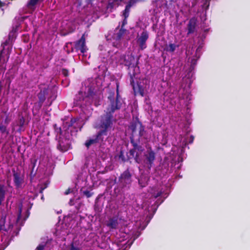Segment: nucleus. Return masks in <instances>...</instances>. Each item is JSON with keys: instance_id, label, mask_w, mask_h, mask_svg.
Listing matches in <instances>:
<instances>
[{"instance_id": "obj_22", "label": "nucleus", "mask_w": 250, "mask_h": 250, "mask_svg": "<svg viewBox=\"0 0 250 250\" xmlns=\"http://www.w3.org/2000/svg\"><path fill=\"white\" fill-rule=\"evenodd\" d=\"M150 192L152 195V196H153L154 198H157L158 197L161 196L162 194L161 190H160L157 188H152Z\"/></svg>"}, {"instance_id": "obj_26", "label": "nucleus", "mask_w": 250, "mask_h": 250, "mask_svg": "<svg viewBox=\"0 0 250 250\" xmlns=\"http://www.w3.org/2000/svg\"><path fill=\"white\" fill-rule=\"evenodd\" d=\"M126 56H128V59H129V61H125V65H127L129 67V65H131V66H138L137 64H132V62H131V61L132 60H134V57H132V55H127ZM125 61H126V59H125Z\"/></svg>"}, {"instance_id": "obj_41", "label": "nucleus", "mask_w": 250, "mask_h": 250, "mask_svg": "<svg viewBox=\"0 0 250 250\" xmlns=\"http://www.w3.org/2000/svg\"><path fill=\"white\" fill-rule=\"evenodd\" d=\"M190 50H187L186 54H187V56H188V55H189V54H190Z\"/></svg>"}, {"instance_id": "obj_44", "label": "nucleus", "mask_w": 250, "mask_h": 250, "mask_svg": "<svg viewBox=\"0 0 250 250\" xmlns=\"http://www.w3.org/2000/svg\"><path fill=\"white\" fill-rule=\"evenodd\" d=\"M184 145L185 146H186V142H183V145Z\"/></svg>"}, {"instance_id": "obj_12", "label": "nucleus", "mask_w": 250, "mask_h": 250, "mask_svg": "<svg viewBox=\"0 0 250 250\" xmlns=\"http://www.w3.org/2000/svg\"><path fill=\"white\" fill-rule=\"evenodd\" d=\"M75 48L77 50H80L81 52L84 55V53L87 50L85 45V39L83 35L81 39L75 42Z\"/></svg>"}, {"instance_id": "obj_45", "label": "nucleus", "mask_w": 250, "mask_h": 250, "mask_svg": "<svg viewBox=\"0 0 250 250\" xmlns=\"http://www.w3.org/2000/svg\"><path fill=\"white\" fill-rule=\"evenodd\" d=\"M188 81H189V84H188V85H189V84H190L191 80H190V79H189V80H188Z\"/></svg>"}, {"instance_id": "obj_39", "label": "nucleus", "mask_w": 250, "mask_h": 250, "mask_svg": "<svg viewBox=\"0 0 250 250\" xmlns=\"http://www.w3.org/2000/svg\"><path fill=\"white\" fill-rule=\"evenodd\" d=\"M77 181H77V183H76V185L78 186L79 184H80V176H78Z\"/></svg>"}, {"instance_id": "obj_9", "label": "nucleus", "mask_w": 250, "mask_h": 250, "mask_svg": "<svg viewBox=\"0 0 250 250\" xmlns=\"http://www.w3.org/2000/svg\"><path fill=\"white\" fill-rule=\"evenodd\" d=\"M202 46L200 45L196 49L195 52V55L193 56L190 59V67L189 73L188 74V78L189 79L190 76H192V71L194 69L195 65H196L197 61L199 59L202 50Z\"/></svg>"}, {"instance_id": "obj_42", "label": "nucleus", "mask_w": 250, "mask_h": 250, "mask_svg": "<svg viewBox=\"0 0 250 250\" xmlns=\"http://www.w3.org/2000/svg\"><path fill=\"white\" fill-rule=\"evenodd\" d=\"M70 189H68L67 191H66L65 192V194H68V193H70Z\"/></svg>"}, {"instance_id": "obj_33", "label": "nucleus", "mask_w": 250, "mask_h": 250, "mask_svg": "<svg viewBox=\"0 0 250 250\" xmlns=\"http://www.w3.org/2000/svg\"><path fill=\"white\" fill-rule=\"evenodd\" d=\"M25 120L23 117H21L20 118L19 123H20V126L21 127H22L24 124Z\"/></svg>"}, {"instance_id": "obj_4", "label": "nucleus", "mask_w": 250, "mask_h": 250, "mask_svg": "<svg viewBox=\"0 0 250 250\" xmlns=\"http://www.w3.org/2000/svg\"><path fill=\"white\" fill-rule=\"evenodd\" d=\"M155 152L151 147H148L143 151V154H136L135 160L138 164H141L149 169H150L154 164L155 160Z\"/></svg>"}, {"instance_id": "obj_3", "label": "nucleus", "mask_w": 250, "mask_h": 250, "mask_svg": "<svg viewBox=\"0 0 250 250\" xmlns=\"http://www.w3.org/2000/svg\"><path fill=\"white\" fill-rule=\"evenodd\" d=\"M132 6V5L130 4H126L123 13L124 19L121 28L120 29L117 28L114 33H110L106 37L107 40H110L112 42L113 46L116 47H119L120 41L126 32V29H124L123 27L127 23V18L129 16L130 9Z\"/></svg>"}, {"instance_id": "obj_14", "label": "nucleus", "mask_w": 250, "mask_h": 250, "mask_svg": "<svg viewBox=\"0 0 250 250\" xmlns=\"http://www.w3.org/2000/svg\"><path fill=\"white\" fill-rule=\"evenodd\" d=\"M118 225V219L117 217L109 218L106 222V226L110 229H116Z\"/></svg>"}, {"instance_id": "obj_28", "label": "nucleus", "mask_w": 250, "mask_h": 250, "mask_svg": "<svg viewBox=\"0 0 250 250\" xmlns=\"http://www.w3.org/2000/svg\"><path fill=\"white\" fill-rule=\"evenodd\" d=\"M48 243V242H47L46 243H42L37 247L36 250H43L44 249H45V247L47 246Z\"/></svg>"}, {"instance_id": "obj_23", "label": "nucleus", "mask_w": 250, "mask_h": 250, "mask_svg": "<svg viewBox=\"0 0 250 250\" xmlns=\"http://www.w3.org/2000/svg\"><path fill=\"white\" fill-rule=\"evenodd\" d=\"M13 227V224H10L9 228H7L5 226V219H1L0 220V231L4 230L5 231H8V229Z\"/></svg>"}, {"instance_id": "obj_25", "label": "nucleus", "mask_w": 250, "mask_h": 250, "mask_svg": "<svg viewBox=\"0 0 250 250\" xmlns=\"http://www.w3.org/2000/svg\"><path fill=\"white\" fill-rule=\"evenodd\" d=\"M0 131L2 134H5L6 136L9 134V131L7 126L3 125H0Z\"/></svg>"}, {"instance_id": "obj_5", "label": "nucleus", "mask_w": 250, "mask_h": 250, "mask_svg": "<svg viewBox=\"0 0 250 250\" xmlns=\"http://www.w3.org/2000/svg\"><path fill=\"white\" fill-rule=\"evenodd\" d=\"M74 123L75 121L72 120L71 123L64 124V138L62 137H59L57 145V148L61 151H66L70 148V136L73 135L72 125Z\"/></svg>"}, {"instance_id": "obj_43", "label": "nucleus", "mask_w": 250, "mask_h": 250, "mask_svg": "<svg viewBox=\"0 0 250 250\" xmlns=\"http://www.w3.org/2000/svg\"><path fill=\"white\" fill-rule=\"evenodd\" d=\"M27 213L28 214L27 215L26 218L28 217V216H29V212H28V211H27Z\"/></svg>"}, {"instance_id": "obj_29", "label": "nucleus", "mask_w": 250, "mask_h": 250, "mask_svg": "<svg viewBox=\"0 0 250 250\" xmlns=\"http://www.w3.org/2000/svg\"><path fill=\"white\" fill-rule=\"evenodd\" d=\"M21 212H22V205L21 204L20 206H19V213H18V217L16 219V221L18 223L20 220L21 219Z\"/></svg>"}, {"instance_id": "obj_6", "label": "nucleus", "mask_w": 250, "mask_h": 250, "mask_svg": "<svg viewBox=\"0 0 250 250\" xmlns=\"http://www.w3.org/2000/svg\"><path fill=\"white\" fill-rule=\"evenodd\" d=\"M140 73V69L138 66L129 65V72L130 76V84L133 87L136 94H139L141 96L144 95V88L142 85L138 83L137 79Z\"/></svg>"}, {"instance_id": "obj_11", "label": "nucleus", "mask_w": 250, "mask_h": 250, "mask_svg": "<svg viewBox=\"0 0 250 250\" xmlns=\"http://www.w3.org/2000/svg\"><path fill=\"white\" fill-rule=\"evenodd\" d=\"M148 38V32L144 30L141 34V35L137 38V42L141 50H144L146 47V41Z\"/></svg>"}, {"instance_id": "obj_38", "label": "nucleus", "mask_w": 250, "mask_h": 250, "mask_svg": "<svg viewBox=\"0 0 250 250\" xmlns=\"http://www.w3.org/2000/svg\"><path fill=\"white\" fill-rule=\"evenodd\" d=\"M194 137L193 136H191L189 139V143H192L193 141Z\"/></svg>"}, {"instance_id": "obj_2", "label": "nucleus", "mask_w": 250, "mask_h": 250, "mask_svg": "<svg viewBox=\"0 0 250 250\" xmlns=\"http://www.w3.org/2000/svg\"><path fill=\"white\" fill-rule=\"evenodd\" d=\"M117 85V97L115 101H111L108 107L107 108L106 113L101 115L99 119L96 122L94 125V127L100 129L99 131L101 134L105 136L107 135V132L112 128L113 125V117L112 114L116 110L119 109L122 105L123 101L119 96L118 87L119 84L116 83Z\"/></svg>"}, {"instance_id": "obj_13", "label": "nucleus", "mask_w": 250, "mask_h": 250, "mask_svg": "<svg viewBox=\"0 0 250 250\" xmlns=\"http://www.w3.org/2000/svg\"><path fill=\"white\" fill-rule=\"evenodd\" d=\"M197 25V19L193 17L190 19L188 21L187 29L188 35L193 34L196 31V27Z\"/></svg>"}, {"instance_id": "obj_20", "label": "nucleus", "mask_w": 250, "mask_h": 250, "mask_svg": "<svg viewBox=\"0 0 250 250\" xmlns=\"http://www.w3.org/2000/svg\"><path fill=\"white\" fill-rule=\"evenodd\" d=\"M148 177L145 174H142L138 179L139 184L142 188L145 187L148 183Z\"/></svg>"}, {"instance_id": "obj_1", "label": "nucleus", "mask_w": 250, "mask_h": 250, "mask_svg": "<svg viewBox=\"0 0 250 250\" xmlns=\"http://www.w3.org/2000/svg\"><path fill=\"white\" fill-rule=\"evenodd\" d=\"M102 83L99 79H88L83 87L76 95L74 104L81 108L88 106L95 99L102 97Z\"/></svg>"}, {"instance_id": "obj_46", "label": "nucleus", "mask_w": 250, "mask_h": 250, "mask_svg": "<svg viewBox=\"0 0 250 250\" xmlns=\"http://www.w3.org/2000/svg\"><path fill=\"white\" fill-rule=\"evenodd\" d=\"M189 110L188 108V107L187 109V111H188Z\"/></svg>"}, {"instance_id": "obj_48", "label": "nucleus", "mask_w": 250, "mask_h": 250, "mask_svg": "<svg viewBox=\"0 0 250 250\" xmlns=\"http://www.w3.org/2000/svg\"><path fill=\"white\" fill-rule=\"evenodd\" d=\"M124 245H126V243L124 244Z\"/></svg>"}, {"instance_id": "obj_15", "label": "nucleus", "mask_w": 250, "mask_h": 250, "mask_svg": "<svg viewBox=\"0 0 250 250\" xmlns=\"http://www.w3.org/2000/svg\"><path fill=\"white\" fill-rule=\"evenodd\" d=\"M179 46V45L178 44L170 42L165 45L164 49L167 52L173 53Z\"/></svg>"}, {"instance_id": "obj_34", "label": "nucleus", "mask_w": 250, "mask_h": 250, "mask_svg": "<svg viewBox=\"0 0 250 250\" xmlns=\"http://www.w3.org/2000/svg\"><path fill=\"white\" fill-rule=\"evenodd\" d=\"M62 74L64 76L66 77V76H67L68 75V71L67 69H66L63 68L62 69Z\"/></svg>"}, {"instance_id": "obj_10", "label": "nucleus", "mask_w": 250, "mask_h": 250, "mask_svg": "<svg viewBox=\"0 0 250 250\" xmlns=\"http://www.w3.org/2000/svg\"><path fill=\"white\" fill-rule=\"evenodd\" d=\"M104 135L98 132L97 135L88 139L85 143V146L87 148H89L92 145L101 143L104 140Z\"/></svg>"}, {"instance_id": "obj_32", "label": "nucleus", "mask_w": 250, "mask_h": 250, "mask_svg": "<svg viewBox=\"0 0 250 250\" xmlns=\"http://www.w3.org/2000/svg\"><path fill=\"white\" fill-rule=\"evenodd\" d=\"M186 98V102L191 100V95L189 93H186L182 96V98L184 100Z\"/></svg>"}, {"instance_id": "obj_35", "label": "nucleus", "mask_w": 250, "mask_h": 250, "mask_svg": "<svg viewBox=\"0 0 250 250\" xmlns=\"http://www.w3.org/2000/svg\"><path fill=\"white\" fill-rule=\"evenodd\" d=\"M70 250H82L81 249L75 247L73 244H72Z\"/></svg>"}, {"instance_id": "obj_8", "label": "nucleus", "mask_w": 250, "mask_h": 250, "mask_svg": "<svg viewBox=\"0 0 250 250\" xmlns=\"http://www.w3.org/2000/svg\"><path fill=\"white\" fill-rule=\"evenodd\" d=\"M72 120L75 121V123L73 124L72 125V129L74 128L75 129V132H77L78 131V129L79 130H81L82 126H79L78 128H76L75 124H77L76 120L75 119H71L70 122H65L63 123L62 129L60 127H58L56 125H54V128L55 130V132L56 133V138L59 137H63L64 136V129H63V127L64 126V124H66V123H71Z\"/></svg>"}, {"instance_id": "obj_16", "label": "nucleus", "mask_w": 250, "mask_h": 250, "mask_svg": "<svg viewBox=\"0 0 250 250\" xmlns=\"http://www.w3.org/2000/svg\"><path fill=\"white\" fill-rule=\"evenodd\" d=\"M122 2L128 4L129 3V0H110L108 2L107 7L108 8H113L118 6Z\"/></svg>"}, {"instance_id": "obj_21", "label": "nucleus", "mask_w": 250, "mask_h": 250, "mask_svg": "<svg viewBox=\"0 0 250 250\" xmlns=\"http://www.w3.org/2000/svg\"><path fill=\"white\" fill-rule=\"evenodd\" d=\"M48 88L45 86L43 90H41L38 94V98L40 102L42 103L45 100V95L47 94Z\"/></svg>"}, {"instance_id": "obj_37", "label": "nucleus", "mask_w": 250, "mask_h": 250, "mask_svg": "<svg viewBox=\"0 0 250 250\" xmlns=\"http://www.w3.org/2000/svg\"><path fill=\"white\" fill-rule=\"evenodd\" d=\"M5 6V3L4 2H2L0 1V8H1V10L3 11V7Z\"/></svg>"}, {"instance_id": "obj_27", "label": "nucleus", "mask_w": 250, "mask_h": 250, "mask_svg": "<svg viewBox=\"0 0 250 250\" xmlns=\"http://www.w3.org/2000/svg\"><path fill=\"white\" fill-rule=\"evenodd\" d=\"M139 124H141L140 122H133L129 126V128L132 131V133H134L136 129L137 126L139 125Z\"/></svg>"}, {"instance_id": "obj_30", "label": "nucleus", "mask_w": 250, "mask_h": 250, "mask_svg": "<svg viewBox=\"0 0 250 250\" xmlns=\"http://www.w3.org/2000/svg\"><path fill=\"white\" fill-rule=\"evenodd\" d=\"M82 192L83 195H84L85 196H86L87 198L90 197L92 194L93 193L91 192L90 191L85 190H82Z\"/></svg>"}, {"instance_id": "obj_47", "label": "nucleus", "mask_w": 250, "mask_h": 250, "mask_svg": "<svg viewBox=\"0 0 250 250\" xmlns=\"http://www.w3.org/2000/svg\"><path fill=\"white\" fill-rule=\"evenodd\" d=\"M71 200H70V203H71ZM70 204L71 205H72V204H71V203H70Z\"/></svg>"}, {"instance_id": "obj_7", "label": "nucleus", "mask_w": 250, "mask_h": 250, "mask_svg": "<svg viewBox=\"0 0 250 250\" xmlns=\"http://www.w3.org/2000/svg\"><path fill=\"white\" fill-rule=\"evenodd\" d=\"M131 174L128 169H126L123 173L119 178V185L123 188H128L132 183Z\"/></svg>"}, {"instance_id": "obj_19", "label": "nucleus", "mask_w": 250, "mask_h": 250, "mask_svg": "<svg viewBox=\"0 0 250 250\" xmlns=\"http://www.w3.org/2000/svg\"><path fill=\"white\" fill-rule=\"evenodd\" d=\"M6 191V187L4 185L0 184V206L5 200Z\"/></svg>"}, {"instance_id": "obj_24", "label": "nucleus", "mask_w": 250, "mask_h": 250, "mask_svg": "<svg viewBox=\"0 0 250 250\" xmlns=\"http://www.w3.org/2000/svg\"><path fill=\"white\" fill-rule=\"evenodd\" d=\"M37 162V159L35 157H33L30 159V163H31L30 166L31 167V168H32V170L31 171V175H33V176L35 175V173H33V172H34V170L35 167L36 165Z\"/></svg>"}, {"instance_id": "obj_17", "label": "nucleus", "mask_w": 250, "mask_h": 250, "mask_svg": "<svg viewBox=\"0 0 250 250\" xmlns=\"http://www.w3.org/2000/svg\"><path fill=\"white\" fill-rule=\"evenodd\" d=\"M134 148L130 150V154L133 157H135L136 154L138 153L139 154H143V148L141 146L138 145L137 144L133 143Z\"/></svg>"}, {"instance_id": "obj_36", "label": "nucleus", "mask_w": 250, "mask_h": 250, "mask_svg": "<svg viewBox=\"0 0 250 250\" xmlns=\"http://www.w3.org/2000/svg\"><path fill=\"white\" fill-rule=\"evenodd\" d=\"M138 1V0H129V4H130L132 6H133Z\"/></svg>"}, {"instance_id": "obj_18", "label": "nucleus", "mask_w": 250, "mask_h": 250, "mask_svg": "<svg viewBox=\"0 0 250 250\" xmlns=\"http://www.w3.org/2000/svg\"><path fill=\"white\" fill-rule=\"evenodd\" d=\"M13 177L14 182L15 186L17 188L21 187L23 182V179L21 177L20 174L17 172H15L13 174Z\"/></svg>"}, {"instance_id": "obj_31", "label": "nucleus", "mask_w": 250, "mask_h": 250, "mask_svg": "<svg viewBox=\"0 0 250 250\" xmlns=\"http://www.w3.org/2000/svg\"><path fill=\"white\" fill-rule=\"evenodd\" d=\"M145 129L143 126H142L141 124H139V135L140 136H143L145 133Z\"/></svg>"}, {"instance_id": "obj_40", "label": "nucleus", "mask_w": 250, "mask_h": 250, "mask_svg": "<svg viewBox=\"0 0 250 250\" xmlns=\"http://www.w3.org/2000/svg\"><path fill=\"white\" fill-rule=\"evenodd\" d=\"M86 175H84L83 178L82 179V182L84 183V185H85L86 182Z\"/></svg>"}]
</instances>
